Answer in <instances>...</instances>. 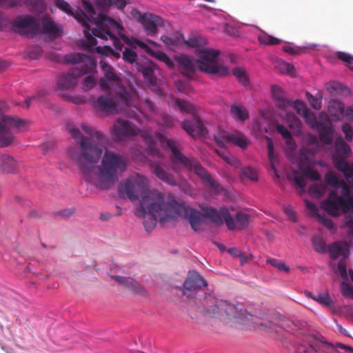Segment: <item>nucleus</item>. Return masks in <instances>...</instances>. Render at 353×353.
Masks as SVG:
<instances>
[{"label":"nucleus","instance_id":"f257e3e1","mask_svg":"<svg viewBox=\"0 0 353 353\" xmlns=\"http://www.w3.org/2000/svg\"><path fill=\"white\" fill-rule=\"evenodd\" d=\"M68 131L77 140L80 148L79 154L70 152V158L76 161L79 168L85 178L90 181L97 177L95 185L101 190L113 187L127 169V159L120 154L106 150L100 165L97 164L101 158L105 136L87 123H82L81 129L88 137L82 134L80 130L68 125Z\"/></svg>","mask_w":353,"mask_h":353},{"label":"nucleus","instance_id":"f03ea898","mask_svg":"<svg viewBox=\"0 0 353 353\" xmlns=\"http://www.w3.org/2000/svg\"><path fill=\"white\" fill-rule=\"evenodd\" d=\"M55 5L82 24L86 40L81 41V43L88 51H92V48L97 45L96 37L105 41L110 39L117 50H122L123 43L121 40L111 32L115 28L120 29L118 22L104 14H97L89 1L82 0L83 10L74 11L71 6L64 0H55Z\"/></svg>","mask_w":353,"mask_h":353},{"label":"nucleus","instance_id":"7ed1b4c3","mask_svg":"<svg viewBox=\"0 0 353 353\" xmlns=\"http://www.w3.org/2000/svg\"><path fill=\"white\" fill-rule=\"evenodd\" d=\"M119 190L120 193L125 194L131 201L141 198L139 208L142 212L159 215L166 203L163 193L155 189L149 190L148 179L139 173L132 174L126 179L120 185Z\"/></svg>","mask_w":353,"mask_h":353},{"label":"nucleus","instance_id":"20e7f679","mask_svg":"<svg viewBox=\"0 0 353 353\" xmlns=\"http://www.w3.org/2000/svg\"><path fill=\"white\" fill-rule=\"evenodd\" d=\"M220 54V51L210 48L199 50L198 56L199 59L196 61L191 57L181 54L175 56L174 59L179 65V70L185 77L192 79L196 72V66L201 72L210 76L216 77H224L230 74V70L225 64L216 60Z\"/></svg>","mask_w":353,"mask_h":353},{"label":"nucleus","instance_id":"39448f33","mask_svg":"<svg viewBox=\"0 0 353 353\" xmlns=\"http://www.w3.org/2000/svg\"><path fill=\"white\" fill-rule=\"evenodd\" d=\"M157 139L164 144L172 152L171 163L172 170L175 172L179 170L178 165H181L183 168L194 172L205 181L210 188L216 193L219 194L223 190V188L216 182L210 175V174L203 168L201 164L193 158H188L182 154L177 146V143L172 139L167 138L161 133H156Z\"/></svg>","mask_w":353,"mask_h":353},{"label":"nucleus","instance_id":"423d86ee","mask_svg":"<svg viewBox=\"0 0 353 353\" xmlns=\"http://www.w3.org/2000/svg\"><path fill=\"white\" fill-rule=\"evenodd\" d=\"M66 60L69 63H75L76 65L67 72H63L58 76L57 90L60 92L74 88L81 76L92 73L96 68L95 61L84 54H70Z\"/></svg>","mask_w":353,"mask_h":353},{"label":"nucleus","instance_id":"0eeeda50","mask_svg":"<svg viewBox=\"0 0 353 353\" xmlns=\"http://www.w3.org/2000/svg\"><path fill=\"white\" fill-rule=\"evenodd\" d=\"M203 299L195 298L193 302L198 307H203V314L210 318L217 317L225 323L238 322L243 313L237 307L225 301H219L210 294H203Z\"/></svg>","mask_w":353,"mask_h":353},{"label":"nucleus","instance_id":"6e6552de","mask_svg":"<svg viewBox=\"0 0 353 353\" xmlns=\"http://www.w3.org/2000/svg\"><path fill=\"white\" fill-rule=\"evenodd\" d=\"M104 94L99 96L93 101V107L98 114H111L119 112H124L130 117L139 121L140 114L143 112L139 108L134 107L135 110L130 106V96L127 97L125 102H123L121 97L111 90Z\"/></svg>","mask_w":353,"mask_h":353},{"label":"nucleus","instance_id":"1a4fd4ad","mask_svg":"<svg viewBox=\"0 0 353 353\" xmlns=\"http://www.w3.org/2000/svg\"><path fill=\"white\" fill-rule=\"evenodd\" d=\"M112 134L117 141H121L124 139L134 136L140 132L141 137L148 145V149L152 155H157L159 150L156 146V142L154 137L148 131H140L134 124L129 121L117 120L112 127Z\"/></svg>","mask_w":353,"mask_h":353},{"label":"nucleus","instance_id":"9d476101","mask_svg":"<svg viewBox=\"0 0 353 353\" xmlns=\"http://www.w3.org/2000/svg\"><path fill=\"white\" fill-rule=\"evenodd\" d=\"M159 215L163 217H171L172 219L178 217L187 219L194 231L200 229L201 224V214L194 209L188 210L183 203L172 199L166 202Z\"/></svg>","mask_w":353,"mask_h":353},{"label":"nucleus","instance_id":"9b49d317","mask_svg":"<svg viewBox=\"0 0 353 353\" xmlns=\"http://www.w3.org/2000/svg\"><path fill=\"white\" fill-rule=\"evenodd\" d=\"M99 65L103 73V77L99 81L100 88L103 91L111 90L116 92L125 102L129 97V92L123 85L121 79L115 73L114 69L104 61H101Z\"/></svg>","mask_w":353,"mask_h":353},{"label":"nucleus","instance_id":"f8f14e48","mask_svg":"<svg viewBox=\"0 0 353 353\" xmlns=\"http://www.w3.org/2000/svg\"><path fill=\"white\" fill-rule=\"evenodd\" d=\"M174 103L181 112L192 114L194 119L193 121L185 120L182 122L183 129L191 137L205 136L208 134V130L201 120L195 117L196 111L195 107L187 101L175 99Z\"/></svg>","mask_w":353,"mask_h":353},{"label":"nucleus","instance_id":"ddd939ff","mask_svg":"<svg viewBox=\"0 0 353 353\" xmlns=\"http://www.w3.org/2000/svg\"><path fill=\"white\" fill-rule=\"evenodd\" d=\"M334 146L332 157L334 167L343 172L347 180L353 183V163L350 164L345 161L351 153L350 146L341 138L336 140Z\"/></svg>","mask_w":353,"mask_h":353},{"label":"nucleus","instance_id":"4468645a","mask_svg":"<svg viewBox=\"0 0 353 353\" xmlns=\"http://www.w3.org/2000/svg\"><path fill=\"white\" fill-rule=\"evenodd\" d=\"M321 208L332 216H338L341 214H353V199H351L347 203L335 190H333L321 203Z\"/></svg>","mask_w":353,"mask_h":353},{"label":"nucleus","instance_id":"2eb2a0df","mask_svg":"<svg viewBox=\"0 0 353 353\" xmlns=\"http://www.w3.org/2000/svg\"><path fill=\"white\" fill-rule=\"evenodd\" d=\"M308 347L300 345L297 347L298 353H353V348L343 344H339L338 348L343 350L339 351L336 347L316 336L308 339Z\"/></svg>","mask_w":353,"mask_h":353},{"label":"nucleus","instance_id":"dca6fc26","mask_svg":"<svg viewBox=\"0 0 353 353\" xmlns=\"http://www.w3.org/2000/svg\"><path fill=\"white\" fill-rule=\"evenodd\" d=\"M26 121L17 117L3 115L0 121V148L8 147L14 141L12 131L23 127Z\"/></svg>","mask_w":353,"mask_h":353},{"label":"nucleus","instance_id":"f3484780","mask_svg":"<svg viewBox=\"0 0 353 353\" xmlns=\"http://www.w3.org/2000/svg\"><path fill=\"white\" fill-rule=\"evenodd\" d=\"M12 30L21 35L33 38L41 32L39 21L30 15L19 16L12 23Z\"/></svg>","mask_w":353,"mask_h":353},{"label":"nucleus","instance_id":"a211bd4d","mask_svg":"<svg viewBox=\"0 0 353 353\" xmlns=\"http://www.w3.org/2000/svg\"><path fill=\"white\" fill-rule=\"evenodd\" d=\"M203 216L217 225H221L225 222L229 230H234L236 228L234 219L226 208H221L219 211L212 208H207L204 210Z\"/></svg>","mask_w":353,"mask_h":353},{"label":"nucleus","instance_id":"6ab92c4d","mask_svg":"<svg viewBox=\"0 0 353 353\" xmlns=\"http://www.w3.org/2000/svg\"><path fill=\"white\" fill-rule=\"evenodd\" d=\"M317 122L320 140L325 144H330L332 142L333 132L327 114L323 112H320Z\"/></svg>","mask_w":353,"mask_h":353},{"label":"nucleus","instance_id":"aec40b11","mask_svg":"<svg viewBox=\"0 0 353 353\" xmlns=\"http://www.w3.org/2000/svg\"><path fill=\"white\" fill-rule=\"evenodd\" d=\"M140 22L143 25L146 33L150 36H154L157 32L158 27L163 25V19L152 13H144L140 17Z\"/></svg>","mask_w":353,"mask_h":353},{"label":"nucleus","instance_id":"412c9836","mask_svg":"<svg viewBox=\"0 0 353 353\" xmlns=\"http://www.w3.org/2000/svg\"><path fill=\"white\" fill-rule=\"evenodd\" d=\"M155 69L156 65L152 63L147 65H140L138 67V70L141 72L151 90L157 95H161V90L157 85V79L154 74Z\"/></svg>","mask_w":353,"mask_h":353},{"label":"nucleus","instance_id":"4be33fe9","mask_svg":"<svg viewBox=\"0 0 353 353\" xmlns=\"http://www.w3.org/2000/svg\"><path fill=\"white\" fill-rule=\"evenodd\" d=\"M112 278L124 288H128L134 294L144 295L145 289L136 280L131 277L112 276Z\"/></svg>","mask_w":353,"mask_h":353},{"label":"nucleus","instance_id":"5701e85b","mask_svg":"<svg viewBox=\"0 0 353 353\" xmlns=\"http://www.w3.org/2000/svg\"><path fill=\"white\" fill-rule=\"evenodd\" d=\"M150 166L152 172L159 180L170 185H177V182L174 176L166 171L159 163L152 161L150 163Z\"/></svg>","mask_w":353,"mask_h":353},{"label":"nucleus","instance_id":"b1692460","mask_svg":"<svg viewBox=\"0 0 353 353\" xmlns=\"http://www.w3.org/2000/svg\"><path fill=\"white\" fill-rule=\"evenodd\" d=\"M118 24L120 26V29L115 28L112 30L111 32L116 36V34L114 33V31H117V34L121 37L123 41L129 46L132 48H136L137 46H139L140 48L143 50L145 52H147L148 54L151 55L152 53H154V50L151 49L145 43L134 38H130L124 34H122V32L123 30V27L118 23Z\"/></svg>","mask_w":353,"mask_h":353},{"label":"nucleus","instance_id":"393cba45","mask_svg":"<svg viewBox=\"0 0 353 353\" xmlns=\"http://www.w3.org/2000/svg\"><path fill=\"white\" fill-rule=\"evenodd\" d=\"M206 285L205 280L196 272L190 273L183 283L184 290L188 291L196 290L198 288L205 287ZM185 294V291H184V294Z\"/></svg>","mask_w":353,"mask_h":353},{"label":"nucleus","instance_id":"a878e982","mask_svg":"<svg viewBox=\"0 0 353 353\" xmlns=\"http://www.w3.org/2000/svg\"><path fill=\"white\" fill-rule=\"evenodd\" d=\"M146 214L150 216L148 219H145L143 221V225L147 231L152 230L155 228L158 219L161 222L172 220L171 217H163L161 215L154 214L150 213L149 212H142L140 208H139L137 215L140 217H145Z\"/></svg>","mask_w":353,"mask_h":353},{"label":"nucleus","instance_id":"bb28decb","mask_svg":"<svg viewBox=\"0 0 353 353\" xmlns=\"http://www.w3.org/2000/svg\"><path fill=\"white\" fill-rule=\"evenodd\" d=\"M328 111L334 121H339L345 115L344 105L337 100H331L328 104Z\"/></svg>","mask_w":353,"mask_h":353},{"label":"nucleus","instance_id":"cd10ccee","mask_svg":"<svg viewBox=\"0 0 353 353\" xmlns=\"http://www.w3.org/2000/svg\"><path fill=\"white\" fill-rule=\"evenodd\" d=\"M0 170L6 173L14 172L17 170V163L13 157L7 154L0 155Z\"/></svg>","mask_w":353,"mask_h":353},{"label":"nucleus","instance_id":"c85d7f7f","mask_svg":"<svg viewBox=\"0 0 353 353\" xmlns=\"http://www.w3.org/2000/svg\"><path fill=\"white\" fill-rule=\"evenodd\" d=\"M312 299L323 305V307H327L332 312H336L337 308L333 300L331 299L329 293L327 292H325L323 293H319L316 295L315 297H312Z\"/></svg>","mask_w":353,"mask_h":353},{"label":"nucleus","instance_id":"c756f323","mask_svg":"<svg viewBox=\"0 0 353 353\" xmlns=\"http://www.w3.org/2000/svg\"><path fill=\"white\" fill-rule=\"evenodd\" d=\"M271 88L272 97L277 102L279 108L285 109L286 107L291 105V101L285 98L284 92L282 88L276 85H272Z\"/></svg>","mask_w":353,"mask_h":353},{"label":"nucleus","instance_id":"7c9ffc66","mask_svg":"<svg viewBox=\"0 0 353 353\" xmlns=\"http://www.w3.org/2000/svg\"><path fill=\"white\" fill-rule=\"evenodd\" d=\"M230 143L242 149H245L250 144L248 137L239 131L230 132Z\"/></svg>","mask_w":353,"mask_h":353},{"label":"nucleus","instance_id":"2f4dec72","mask_svg":"<svg viewBox=\"0 0 353 353\" xmlns=\"http://www.w3.org/2000/svg\"><path fill=\"white\" fill-rule=\"evenodd\" d=\"M327 251L332 259H336L341 256L345 257L348 252L347 248L341 245L339 242L331 244Z\"/></svg>","mask_w":353,"mask_h":353},{"label":"nucleus","instance_id":"473e14b6","mask_svg":"<svg viewBox=\"0 0 353 353\" xmlns=\"http://www.w3.org/2000/svg\"><path fill=\"white\" fill-rule=\"evenodd\" d=\"M41 32L40 34H48L52 36H57L59 30L56 24L50 19L46 18L42 21Z\"/></svg>","mask_w":353,"mask_h":353},{"label":"nucleus","instance_id":"72a5a7b5","mask_svg":"<svg viewBox=\"0 0 353 353\" xmlns=\"http://www.w3.org/2000/svg\"><path fill=\"white\" fill-rule=\"evenodd\" d=\"M328 92L332 95L341 94L347 96L350 94V90L348 87L344 86L339 83L334 82L327 87Z\"/></svg>","mask_w":353,"mask_h":353},{"label":"nucleus","instance_id":"f704fd0d","mask_svg":"<svg viewBox=\"0 0 353 353\" xmlns=\"http://www.w3.org/2000/svg\"><path fill=\"white\" fill-rule=\"evenodd\" d=\"M230 112L234 118L241 121L246 120L249 117L247 110L241 105H231Z\"/></svg>","mask_w":353,"mask_h":353},{"label":"nucleus","instance_id":"c9c22d12","mask_svg":"<svg viewBox=\"0 0 353 353\" xmlns=\"http://www.w3.org/2000/svg\"><path fill=\"white\" fill-rule=\"evenodd\" d=\"M250 216L243 212H238L236 214L234 223L236 225L235 229L243 230L246 228L250 223Z\"/></svg>","mask_w":353,"mask_h":353},{"label":"nucleus","instance_id":"e433bc0d","mask_svg":"<svg viewBox=\"0 0 353 353\" xmlns=\"http://www.w3.org/2000/svg\"><path fill=\"white\" fill-rule=\"evenodd\" d=\"M337 270L339 274L341 276V278L344 280L343 281H345L347 283V281L350 279L353 283V270H349V272L347 273L346 265L344 261L341 260L339 261L338 265H337Z\"/></svg>","mask_w":353,"mask_h":353},{"label":"nucleus","instance_id":"4c0bfd02","mask_svg":"<svg viewBox=\"0 0 353 353\" xmlns=\"http://www.w3.org/2000/svg\"><path fill=\"white\" fill-rule=\"evenodd\" d=\"M349 183L351 184V185H348L346 182L344 181H341V183L340 184L339 188H341V196L342 198L345 199L347 203H348L350 199H353V196L351 195L352 192V186H353V183L352 181H349Z\"/></svg>","mask_w":353,"mask_h":353},{"label":"nucleus","instance_id":"58836bf2","mask_svg":"<svg viewBox=\"0 0 353 353\" xmlns=\"http://www.w3.org/2000/svg\"><path fill=\"white\" fill-rule=\"evenodd\" d=\"M214 141L217 145L225 148L230 143V132H220L214 135Z\"/></svg>","mask_w":353,"mask_h":353},{"label":"nucleus","instance_id":"ea45409f","mask_svg":"<svg viewBox=\"0 0 353 353\" xmlns=\"http://www.w3.org/2000/svg\"><path fill=\"white\" fill-rule=\"evenodd\" d=\"M314 249L319 253H325L327 250L324 239L319 236H314L312 239Z\"/></svg>","mask_w":353,"mask_h":353},{"label":"nucleus","instance_id":"a19ab883","mask_svg":"<svg viewBox=\"0 0 353 353\" xmlns=\"http://www.w3.org/2000/svg\"><path fill=\"white\" fill-rule=\"evenodd\" d=\"M343 179H340L336 174L328 172L325 175V181L326 184L334 189H339Z\"/></svg>","mask_w":353,"mask_h":353},{"label":"nucleus","instance_id":"79ce46f5","mask_svg":"<svg viewBox=\"0 0 353 353\" xmlns=\"http://www.w3.org/2000/svg\"><path fill=\"white\" fill-rule=\"evenodd\" d=\"M232 73L242 85H246L249 83V79L244 68L236 67L233 70Z\"/></svg>","mask_w":353,"mask_h":353},{"label":"nucleus","instance_id":"37998d69","mask_svg":"<svg viewBox=\"0 0 353 353\" xmlns=\"http://www.w3.org/2000/svg\"><path fill=\"white\" fill-rule=\"evenodd\" d=\"M216 153L228 164L237 167L239 161L226 150H216Z\"/></svg>","mask_w":353,"mask_h":353},{"label":"nucleus","instance_id":"c03bdc74","mask_svg":"<svg viewBox=\"0 0 353 353\" xmlns=\"http://www.w3.org/2000/svg\"><path fill=\"white\" fill-rule=\"evenodd\" d=\"M305 122L313 129H316L318 130V122H317V117H316L315 114L313 113L310 110H306L305 112V114L302 115Z\"/></svg>","mask_w":353,"mask_h":353},{"label":"nucleus","instance_id":"a18cd8bd","mask_svg":"<svg viewBox=\"0 0 353 353\" xmlns=\"http://www.w3.org/2000/svg\"><path fill=\"white\" fill-rule=\"evenodd\" d=\"M96 51L97 53L101 54L103 56H113L116 58L120 57V53L114 51L110 46H97L96 47Z\"/></svg>","mask_w":353,"mask_h":353},{"label":"nucleus","instance_id":"49530a36","mask_svg":"<svg viewBox=\"0 0 353 353\" xmlns=\"http://www.w3.org/2000/svg\"><path fill=\"white\" fill-rule=\"evenodd\" d=\"M152 57H155L158 60L164 62L166 65L170 68H173L174 63L173 61L164 52L161 51H154V53L151 54Z\"/></svg>","mask_w":353,"mask_h":353},{"label":"nucleus","instance_id":"de8ad7c7","mask_svg":"<svg viewBox=\"0 0 353 353\" xmlns=\"http://www.w3.org/2000/svg\"><path fill=\"white\" fill-rule=\"evenodd\" d=\"M267 147H268V158L270 162V166L271 168L274 170L275 174L279 177V175L277 174V171L276 170V168L274 164V144L271 139L267 137Z\"/></svg>","mask_w":353,"mask_h":353},{"label":"nucleus","instance_id":"09e8293b","mask_svg":"<svg viewBox=\"0 0 353 353\" xmlns=\"http://www.w3.org/2000/svg\"><path fill=\"white\" fill-rule=\"evenodd\" d=\"M336 55V57L341 61H343L351 70H353V66L351 65L353 63L352 55L341 51H338Z\"/></svg>","mask_w":353,"mask_h":353},{"label":"nucleus","instance_id":"8fccbe9b","mask_svg":"<svg viewBox=\"0 0 353 353\" xmlns=\"http://www.w3.org/2000/svg\"><path fill=\"white\" fill-rule=\"evenodd\" d=\"M276 130L285 139L286 143L290 145L292 141V138L288 128L283 125L278 124L276 126Z\"/></svg>","mask_w":353,"mask_h":353},{"label":"nucleus","instance_id":"3c124183","mask_svg":"<svg viewBox=\"0 0 353 353\" xmlns=\"http://www.w3.org/2000/svg\"><path fill=\"white\" fill-rule=\"evenodd\" d=\"M266 261L280 271H284L287 273L290 272V268L284 262L280 261L276 259L268 258Z\"/></svg>","mask_w":353,"mask_h":353},{"label":"nucleus","instance_id":"603ef678","mask_svg":"<svg viewBox=\"0 0 353 353\" xmlns=\"http://www.w3.org/2000/svg\"><path fill=\"white\" fill-rule=\"evenodd\" d=\"M259 40L261 43L265 45H278L281 43V39L268 34L260 35Z\"/></svg>","mask_w":353,"mask_h":353},{"label":"nucleus","instance_id":"864d4df0","mask_svg":"<svg viewBox=\"0 0 353 353\" xmlns=\"http://www.w3.org/2000/svg\"><path fill=\"white\" fill-rule=\"evenodd\" d=\"M306 97L313 108L316 110L321 108V97H314L310 92H306Z\"/></svg>","mask_w":353,"mask_h":353},{"label":"nucleus","instance_id":"5fc2aeb1","mask_svg":"<svg viewBox=\"0 0 353 353\" xmlns=\"http://www.w3.org/2000/svg\"><path fill=\"white\" fill-rule=\"evenodd\" d=\"M137 58V53L130 48H125L123 52V59L125 62L132 63L136 61Z\"/></svg>","mask_w":353,"mask_h":353},{"label":"nucleus","instance_id":"6e6d98bb","mask_svg":"<svg viewBox=\"0 0 353 353\" xmlns=\"http://www.w3.org/2000/svg\"><path fill=\"white\" fill-rule=\"evenodd\" d=\"M175 85L179 92L188 93L192 90V88L189 82L179 80L175 82Z\"/></svg>","mask_w":353,"mask_h":353},{"label":"nucleus","instance_id":"4d7b16f0","mask_svg":"<svg viewBox=\"0 0 353 353\" xmlns=\"http://www.w3.org/2000/svg\"><path fill=\"white\" fill-rule=\"evenodd\" d=\"M242 174L245 177L250 179L253 181H258V176L256 171L251 168H245L242 170Z\"/></svg>","mask_w":353,"mask_h":353},{"label":"nucleus","instance_id":"13d9d810","mask_svg":"<svg viewBox=\"0 0 353 353\" xmlns=\"http://www.w3.org/2000/svg\"><path fill=\"white\" fill-rule=\"evenodd\" d=\"M341 288L345 296L353 299V287L350 286L347 282L343 281Z\"/></svg>","mask_w":353,"mask_h":353},{"label":"nucleus","instance_id":"bf43d9fd","mask_svg":"<svg viewBox=\"0 0 353 353\" xmlns=\"http://www.w3.org/2000/svg\"><path fill=\"white\" fill-rule=\"evenodd\" d=\"M96 84V80L93 75L89 74L83 81V90H89L92 89Z\"/></svg>","mask_w":353,"mask_h":353},{"label":"nucleus","instance_id":"052dcab7","mask_svg":"<svg viewBox=\"0 0 353 353\" xmlns=\"http://www.w3.org/2000/svg\"><path fill=\"white\" fill-rule=\"evenodd\" d=\"M20 4L19 0H0V7L3 8H15Z\"/></svg>","mask_w":353,"mask_h":353},{"label":"nucleus","instance_id":"680f3d73","mask_svg":"<svg viewBox=\"0 0 353 353\" xmlns=\"http://www.w3.org/2000/svg\"><path fill=\"white\" fill-rule=\"evenodd\" d=\"M163 124L166 128H171L174 125L175 119L171 116L163 114L161 116Z\"/></svg>","mask_w":353,"mask_h":353},{"label":"nucleus","instance_id":"e2e57ef3","mask_svg":"<svg viewBox=\"0 0 353 353\" xmlns=\"http://www.w3.org/2000/svg\"><path fill=\"white\" fill-rule=\"evenodd\" d=\"M279 65L281 67V72L287 73L290 75H292L294 74V68L293 65L283 61L279 63Z\"/></svg>","mask_w":353,"mask_h":353},{"label":"nucleus","instance_id":"0e129e2a","mask_svg":"<svg viewBox=\"0 0 353 353\" xmlns=\"http://www.w3.org/2000/svg\"><path fill=\"white\" fill-rule=\"evenodd\" d=\"M318 219L319 221L329 230H332L334 228V224L331 219L321 215H319Z\"/></svg>","mask_w":353,"mask_h":353},{"label":"nucleus","instance_id":"69168bd1","mask_svg":"<svg viewBox=\"0 0 353 353\" xmlns=\"http://www.w3.org/2000/svg\"><path fill=\"white\" fill-rule=\"evenodd\" d=\"M304 173L307 178L313 181L319 180L321 178L320 174L316 170L311 168L306 169Z\"/></svg>","mask_w":353,"mask_h":353},{"label":"nucleus","instance_id":"338daca9","mask_svg":"<svg viewBox=\"0 0 353 353\" xmlns=\"http://www.w3.org/2000/svg\"><path fill=\"white\" fill-rule=\"evenodd\" d=\"M309 192L317 197H321L323 194L324 190L322 186L314 184L310 187Z\"/></svg>","mask_w":353,"mask_h":353},{"label":"nucleus","instance_id":"774afa93","mask_svg":"<svg viewBox=\"0 0 353 353\" xmlns=\"http://www.w3.org/2000/svg\"><path fill=\"white\" fill-rule=\"evenodd\" d=\"M342 130L345 134L347 141H352L353 137V128L349 123L342 125Z\"/></svg>","mask_w":353,"mask_h":353}]
</instances>
